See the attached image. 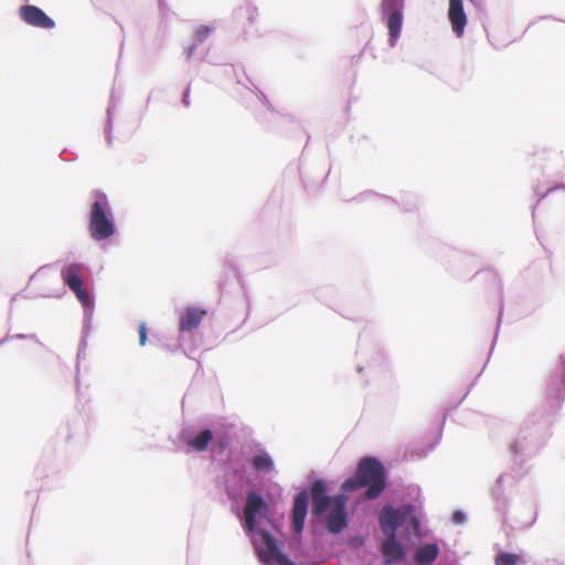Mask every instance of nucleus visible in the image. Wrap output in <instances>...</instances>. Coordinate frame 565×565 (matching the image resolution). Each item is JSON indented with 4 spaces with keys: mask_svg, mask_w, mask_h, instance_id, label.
<instances>
[{
    "mask_svg": "<svg viewBox=\"0 0 565 565\" xmlns=\"http://www.w3.org/2000/svg\"><path fill=\"white\" fill-rule=\"evenodd\" d=\"M412 511L413 508L411 505L403 507L402 509L384 507L379 514L380 526L384 535L396 536L397 529L406 521Z\"/></svg>",
    "mask_w": 565,
    "mask_h": 565,
    "instance_id": "nucleus-5",
    "label": "nucleus"
},
{
    "mask_svg": "<svg viewBox=\"0 0 565 565\" xmlns=\"http://www.w3.org/2000/svg\"><path fill=\"white\" fill-rule=\"evenodd\" d=\"M363 487H367L365 495L370 500L379 498L386 487L384 466L376 458L362 459L355 476L343 482L342 490L354 491Z\"/></svg>",
    "mask_w": 565,
    "mask_h": 565,
    "instance_id": "nucleus-1",
    "label": "nucleus"
},
{
    "mask_svg": "<svg viewBox=\"0 0 565 565\" xmlns=\"http://www.w3.org/2000/svg\"><path fill=\"white\" fill-rule=\"evenodd\" d=\"M252 465L259 472H270L274 469V462L266 452L256 455L252 460Z\"/></svg>",
    "mask_w": 565,
    "mask_h": 565,
    "instance_id": "nucleus-17",
    "label": "nucleus"
},
{
    "mask_svg": "<svg viewBox=\"0 0 565 565\" xmlns=\"http://www.w3.org/2000/svg\"><path fill=\"white\" fill-rule=\"evenodd\" d=\"M210 34V29L207 26H200L195 32V38L198 41L202 42Z\"/></svg>",
    "mask_w": 565,
    "mask_h": 565,
    "instance_id": "nucleus-22",
    "label": "nucleus"
},
{
    "mask_svg": "<svg viewBox=\"0 0 565 565\" xmlns=\"http://www.w3.org/2000/svg\"><path fill=\"white\" fill-rule=\"evenodd\" d=\"M216 444L220 446V451H222L228 446V439L226 437H222L216 441Z\"/></svg>",
    "mask_w": 565,
    "mask_h": 565,
    "instance_id": "nucleus-25",
    "label": "nucleus"
},
{
    "mask_svg": "<svg viewBox=\"0 0 565 565\" xmlns=\"http://www.w3.org/2000/svg\"><path fill=\"white\" fill-rule=\"evenodd\" d=\"M205 316V310L193 307L186 308L180 318V330L184 332L196 329Z\"/></svg>",
    "mask_w": 565,
    "mask_h": 565,
    "instance_id": "nucleus-12",
    "label": "nucleus"
},
{
    "mask_svg": "<svg viewBox=\"0 0 565 565\" xmlns=\"http://www.w3.org/2000/svg\"><path fill=\"white\" fill-rule=\"evenodd\" d=\"M381 554L386 564L399 563L405 558V552L396 536H386L380 546Z\"/></svg>",
    "mask_w": 565,
    "mask_h": 565,
    "instance_id": "nucleus-10",
    "label": "nucleus"
},
{
    "mask_svg": "<svg viewBox=\"0 0 565 565\" xmlns=\"http://www.w3.org/2000/svg\"><path fill=\"white\" fill-rule=\"evenodd\" d=\"M213 439V434L210 429L202 430L198 436L188 441V445L195 451L206 450L209 444Z\"/></svg>",
    "mask_w": 565,
    "mask_h": 565,
    "instance_id": "nucleus-16",
    "label": "nucleus"
},
{
    "mask_svg": "<svg viewBox=\"0 0 565 565\" xmlns=\"http://www.w3.org/2000/svg\"><path fill=\"white\" fill-rule=\"evenodd\" d=\"M471 2H478L479 0H470Z\"/></svg>",
    "mask_w": 565,
    "mask_h": 565,
    "instance_id": "nucleus-28",
    "label": "nucleus"
},
{
    "mask_svg": "<svg viewBox=\"0 0 565 565\" xmlns=\"http://www.w3.org/2000/svg\"><path fill=\"white\" fill-rule=\"evenodd\" d=\"M267 503L264 498L250 491L247 493L246 503L244 507V529L246 532L252 533L256 529V516L263 515L267 512Z\"/></svg>",
    "mask_w": 565,
    "mask_h": 565,
    "instance_id": "nucleus-6",
    "label": "nucleus"
},
{
    "mask_svg": "<svg viewBox=\"0 0 565 565\" xmlns=\"http://www.w3.org/2000/svg\"><path fill=\"white\" fill-rule=\"evenodd\" d=\"M147 342V326L145 322L139 324V343L140 345H145Z\"/></svg>",
    "mask_w": 565,
    "mask_h": 565,
    "instance_id": "nucleus-23",
    "label": "nucleus"
},
{
    "mask_svg": "<svg viewBox=\"0 0 565 565\" xmlns=\"http://www.w3.org/2000/svg\"><path fill=\"white\" fill-rule=\"evenodd\" d=\"M82 273L83 265L72 263L63 267L61 270V277L71 290H76L78 287L83 286Z\"/></svg>",
    "mask_w": 565,
    "mask_h": 565,
    "instance_id": "nucleus-11",
    "label": "nucleus"
},
{
    "mask_svg": "<svg viewBox=\"0 0 565 565\" xmlns=\"http://www.w3.org/2000/svg\"><path fill=\"white\" fill-rule=\"evenodd\" d=\"M97 198L90 206L88 230L93 239L105 241L115 233V225L109 217L110 207L105 193L99 190L94 192Z\"/></svg>",
    "mask_w": 565,
    "mask_h": 565,
    "instance_id": "nucleus-2",
    "label": "nucleus"
},
{
    "mask_svg": "<svg viewBox=\"0 0 565 565\" xmlns=\"http://www.w3.org/2000/svg\"><path fill=\"white\" fill-rule=\"evenodd\" d=\"M439 547L437 544H425L419 546L414 555V561L418 565H430L438 556Z\"/></svg>",
    "mask_w": 565,
    "mask_h": 565,
    "instance_id": "nucleus-15",
    "label": "nucleus"
},
{
    "mask_svg": "<svg viewBox=\"0 0 565 565\" xmlns=\"http://www.w3.org/2000/svg\"><path fill=\"white\" fill-rule=\"evenodd\" d=\"M21 19L29 25L40 29H53L55 22L36 6L26 4L20 8Z\"/></svg>",
    "mask_w": 565,
    "mask_h": 565,
    "instance_id": "nucleus-8",
    "label": "nucleus"
},
{
    "mask_svg": "<svg viewBox=\"0 0 565 565\" xmlns=\"http://www.w3.org/2000/svg\"><path fill=\"white\" fill-rule=\"evenodd\" d=\"M387 14L386 26L388 29L390 44L394 46L401 35L403 25V11L385 12Z\"/></svg>",
    "mask_w": 565,
    "mask_h": 565,
    "instance_id": "nucleus-14",
    "label": "nucleus"
},
{
    "mask_svg": "<svg viewBox=\"0 0 565 565\" xmlns=\"http://www.w3.org/2000/svg\"><path fill=\"white\" fill-rule=\"evenodd\" d=\"M454 521H455L456 523H462V522L465 521V515H463V513H462V512H460V511H456V512L454 513Z\"/></svg>",
    "mask_w": 565,
    "mask_h": 565,
    "instance_id": "nucleus-26",
    "label": "nucleus"
},
{
    "mask_svg": "<svg viewBox=\"0 0 565 565\" xmlns=\"http://www.w3.org/2000/svg\"><path fill=\"white\" fill-rule=\"evenodd\" d=\"M310 497L312 504L320 500H329L327 494V484L323 480H316L310 488ZM309 493L307 491L299 492L294 501L292 507V529L296 533H301L305 525V519L308 511Z\"/></svg>",
    "mask_w": 565,
    "mask_h": 565,
    "instance_id": "nucleus-3",
    "label": "nucleus"
},
{
    "mask_svg": "<svg viewBox=\"0 0 565 565\" xmlns=\"http://www.w3.org/2000/svg\"><path fill=\"white\" fill-rule=\"evenodd\" d=\"M77 299L83 303V305H87L89 303L90 301V298H89V295L88 292L83 288V286L78 287V289L76 290H72Z\"/></svg>",
    "mask_w": 565,
    "mask_h": 565,
    "instance_id": "nucleus-21",
    "label": "nucleus"
},
{
    "mask_svg": "<svg viewBox=\"0 0 565 565\" xmlns=\"http://www.w3.org/2000/svg\"><path fill=\"white\" fill-rule=\"evenodd\" d=\"M333 504V498L329 497V500H320L312 504V514L313 515H321L323 514L328 509H331Z\"/></svg>",
    "mask_w": 565,
    "mask_h": 565,
    "instance_id": "nucleus-19",
    "label": "nucleus"
},
{
    "mask_svg": "<svg viewBox=\"0 0 565 565\" xmlns=\"http://www.w3.org/2000/svg\"><path fill=\"white\" fill-rule=\"evenodd\" d=\"M404 0H382L383 12L403 11Z\"/></svg>",
    "mask_w": 565,
    "mask_h": 565,
    "instance_id": "nucleus-20",
    "label": "nucleus"
},
{
    "mask_svg": "<svg viewBox=\"0 0 565 565\" xmlns=\"http://www.w3.org/2000/svg\"><path fill=\"white\" fill-rule=\"evenodd\" d=\"M409 527L416 534L419 532V530H420V522H419V520L416 516H412L411 515Z\"/></svg>",
    "mask_w": 565,
    "mask_h": 565,
    "instance_id": "nucleus-24",
    "label": "nucleus"
},
{
    "mask_svg": "<svg viewBox=\"0 0 565 565\" xmlns=\"http://www.w3.org/2000/svg\"><path fill=\"white\" fill-rule=\"evenodd\" d=\"M347 498L343 494L333 497V504L327 516V529L329 532L338 534L348 525L345 512Z\"/></svg>",
    "mask_w": 565,
    "mask_h": 565,
    "instance_id": "nucleus-7",
    "label": "nucleus"
},
{
    "mask_svg": "<svg viewBox=\"0 0 565 565\" xmlns=\"http://www.w3.org/2000/svg\"><path fill=\"white\" fill-rule=\"evenodd\" d=\"M183 104L185 106L190 105V89L188 88L183 95Z\"/></svg>",
    "mask_w": 565,
    "mask_h": 565,
    "instance_id": "nucleus-27",
    "label": "nucleus"
},
{
    "mask_svg": "<svg viewBox=\"0 0 565 565\" xmlns=\"http://www.w3.org/2000/svg\"><path fill=\"white\" fill-rule=\"evenodd\" d=\"M257 19L258 12L253 6L242 7L236 13V21L245 33H249L254 30Z\"/></svg>",
    "mask_w": 565,
    "mask_h": 565,
    "instance_id": "nucleus-13",
    "label": "nucleus"
},
{
    "mask_svg": "<svg viewBox=\"0 0 565 565\" xmlns=\"http://www.w3.org/2000/svg\"><path fill=\"white\" fill-rule=\"evenodd\" d=\"M495 565H520L522 563L521 555L514 553L502 552L495 556Z\"/></svg>",
    "mask_w": 565,
    "mask_h": 565,
    "instance_id": "nucleus-18",
    "label": "nucleus"
},
{
    "mask_svg": "<svg viewBox=\"0 0 565 565\" xmlns=\"http://www.w3.org/2000/svg\"><path fill=\"white\" fill-rule=\"evenodd\" d=\"M448 18L452 31L457 36H461L467 24V15L463 10L462 0H449Z\"/></svg>",
    "mask_w": 565,
    "mask_h": 565,
    "instance_id": "nucleus-9",
    "label": "nucleus"
},
{
    "mask_svg": "<svg viewBox=\"0 0 565 565\" xmlns=\"http://www.w3.org/2000/svg\"><path fill=\"white\" fill-rule=\"evenodd\" d=\"M257 551L259 558L266 564L292 565L289 558L280 552L276 540L267 531H259Z\"/></svg>",
    "mask_w": 565,
    "mask_h": 565,
    "instance_id": "nucleus-4",
    "label": "nucleus"
}]
</instances>
